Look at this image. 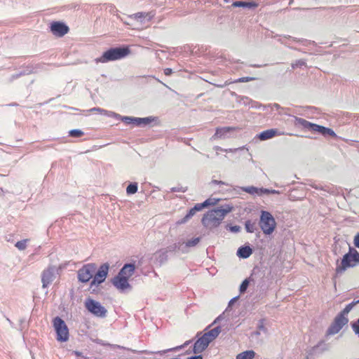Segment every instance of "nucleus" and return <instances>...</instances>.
<instances>
[{
  "label": "nucleus",
  "instance_id": "f257e3e1",
  "mask_svg": "<svg viewBox=\"0 0 359 359\" xmlns=\"http://www.w3.org/2000/svg\"><path fill=\"white\" fill-rule=\"evenodd\" d=\"M108 271L109 265L107 264L101 265L98 270H97L95 264H86L79 269L78 280L81 283H87L93 279L90 285V290L92 289L94 291V287H97L105 280Z\"/></svg>",
  "mask_w": 359,
  "mask_h": 359
},
{
  "label": "nucleus",
  "instance_id": "f03ea898",
  "mask_svg": "<svg viewBox=\"0 0 359 359\" xmlns=\"http://www.w3.org/2000/svg\"><path fill=\"white\" fill-rule=\"evenodd\" d=\"M232 210L233 206L231 205H226L210 210L203 215L201 223L207 229H215L221 224L226 215L231 212Z\"/></svg>",
  "mask_w": 359,
  "mask_h": 359
},
{
  "label": "nucleus",
  "instance_id": "7ed1b4c3",
  "mask_svg": "<svg viewBox=\"0 0 359 359\" xmlns=\"http://www.w3.org/2000/svg\"><path fill=\"white\" fill-rule=\"evenodd\" d=\"M359 264V252L353 248H349L348 253L345 254L341 263L336 267V273L341 274L347 269L352 268Z\"/></svg>",
  "mask_w": 359,
  "mask_h": 359
},
{
  "label": "nucleus",
  "instance_id": "20e7f679",
  "mask_svg": "<svg viewBox=\"0 0 359 359\" xmlns=\"http://www.w3.org/2000/svg\"><path fill=\"white\" fill-rule=\"evenodd\" d=\"M221 332L219 327H215L208 332H205L201 338H199L194 345V352L199 353L203 352Z\"/></svg>",
  "mask_w": 359,
  "mask_h": 359
},
{
  "label": "nucleus",
  "instance_id": "39448f33",
  "mask_svg": "<svg viewBox=\"0 0 359 359\" xmlns=\"http://www.w3.org/2000/svg\"><path fill=\"white\" fill-rule=\"evenodd\" d=\"M130 53L128 47L113 48L105 51L102 55L95 60L96 62L106 63L109 61L120 60Z\"/></svg>",
  "mask_w": 359,
  "mask_h": 359
},
{
  "label": "nucleus",
  "instance_id": "423d86ee",
  "mask_svg": "<svg viewBox=\"0 0 359 359\" xmlns=\"http://www.w3.org/2000/svg\"><path fill=\"white\" fill-rule=\"evenodd\" d=\"M259 226L266 235H270L274 231L276 227V222L269 212L265 210L261 212Z\"/></svg>",
  "mask_w": 359,
  "mask_h": 359
},
{
  "label": "nucleus",
  "instance_id": "0eeeda50",
  "mask_svg": "<svg viewBox=\"0 0 359 359\" xmlns=\"http://www.w3.org/2000/svg\"><path fill=\"white\" fill-rule=\"evenodd\" d=\"M53 327L57 334V340L65 342L69 339V329L65 321L57 316L53 320Z\"/></svg>",
  "mask_w": 359,
  "mask_h": 359
},
{
  "label": "nucleus",
  "instance_id": "6e6552de",
  "mask_svg": "<svg viewBox=\"0 0 359 359\" xmlns=\"http://www.w3.org/2000/svg\"><path fill=\"white\" fill-rule=\"evenodd\" d=\"M84 304L86 309L95 316L104 318L107 316V310L99 302L87 298Z\"/></svg>",
  "mask_w": 359,
  "mask_h": 359
},
{
  "label": "nucleus",
  "instance_id": "1a4fd4ad",
  "mask_svg": "<svg viewBox=\"0 0 359 359\" xmlns=\"http://www.w3.org/2000/svg\"><path fill=\"white\" fill-rule=\"evenodd\" d=\"M348 322L346 316L338 314L334 319L333 322L327 329V333L329 335H333L338 333L342 327L346 325Z\"/></svg>",
  "mask_w": 359,
  "mask_h": 359
},
{
  "label": "nucleus",
  "instance_id": "9d476101",
  "mask_svg": "<svg viewBox=\"0 0 359 359\" xmlns=\"http://www.w3.org/2000/svg\"><path fill=\"white\" fill-rule=\"evenodd\" d=\"M50 29L52 34L57 37H62L69 31V28L67 25L59 21L53 22Z\"/></svg>",
  "mask_w": 359,
  "mask_h": 359
},
{
  "label": "nucleus",
  "instance_id": "9b49d317",
  "mask_svg": "<svg viewBox=\"0 0 359 359\" xmlns=\"http://www.w3.org/2000/svg\"><path fill=\"white\" fill-rule=\"evenodd\" d=\"M112 283L117 289L122 291L130 287L128 279L121 276L119 273L114 278Z\"/></svg>",
  "mask_w": 359,
  "mask_h": 359
},
{
  "label": "nucleus",
  "instance_id": "f8f14e48",
  "mask_svg": "<svg viewBox=\"0 0 359 359\" xmlns=\"http://www.w3.org/2000/svg\"><path fill=\"white\" fill-rule=\"evenodd\" d=\"M294 125L296 126H302L305 129L316 132L318 125L312 123L302 118L294 117Z\"/></svg>",
  "mask_w": 359,
  "mask_h": 359
},
{
  "label": "nucleus",
  "instance_id": "ddd939ff",
  "mask_svg": "<svg viewBox=\"0 0 359 359\" xmlns=\"http://www.w3.org/2000/svg\"><path fill=\"white\" fill-rule=\"evenodd\" d=\"M244 191L252 194V195H257V196H262L264 194H269L271 193H275L276 191L273 190L271 191L267 189H259L255 187H247L243 189Z\"/></svg>",
  "mask_w": 359,
  "mask_h": 359
},
{
  "label": "nucleus",
  "instance_id": "4468645a",
  "mask_svg": "<svg viewBox=\"0 0 359 359\" xmlns=\"http://www.w3.org/2000/svg\"><path fill=\"white\" fill-rule=\"evenodd\" d=\"M53 278H54V273H53V269L48 268V269L44 270L42 273V278H41L43 287H46L48 285H50L53 282Z\"/></svg>",
  "mask_w": 359,
  "mask_h": 359
},
{
  "label": "nucleus",
  "instance_id": "2eb2a0df",
  "mask_svg": "<svg viewBox=\"0 0 359 359\" xmlns=\"http://www.w3.org/2000/svg\"><path fill=\"white\" fill-rule=\"evenodd\" d=\"M135 270V266L134 264H126L123 268L120 270L119 274L127 279H129L131 277Z\"/></svg>",
  "mask_w": 359,
  "mask_h": 359
},
{
  "label": "nucleus",
  "instance_id": "dca6fc26",
  "mask_svg": "<svg viewBox=\"0 0 359 359\" xmlns=\"http://www.w3.org/2000/svg\"><path fill=\"white\" fill-rule=\"evenodd\" d=\"M218 201L219 200L208 198L205 200L203 203H196L193 208L196 212L201 211L203 208H207L210 205H215V204H217Z\"/></svg>",
  "mask_w": 359,
  "mask_h": 359
},
{
  "label": "nucleus",
  "instance_id": "f3484780",
  "mask_svg": "<svg viewBox=\"0 0 359 359\" xmlns=\"http://www.w3.org/2000/svg\"><path fill=\"white\" fill-rule=\"evenodd\" d=\"M278 135H280V133H278V132L276 129H269V130H266L262 132L258 135V137H259V140H266L271 139Z\"/></svg>",
  "mask_w": 359,
  "mask_h": 359
},
{
  "label": "nucleus",
  "instance_id": "a211bd4d",
  "mask_svg": "<svg viewBox=\"0 0 359 359\" xmlns=\"http://www.w3.org/2000/svg\"><path fill=\"white\" fill-rule=\"evenodd\" d=\"M233 7H245L248 8H255L258 6V4L256 2H245V1H234L232 4Z\"/></svg>",
  "mask_w": 359,
  "mask_h": 359
},
{
  "label": "nucleus",
  "instance_id": "6ab92c4d",
  "mask_svg": "<svg viewBox=\"0 0 359 359\" xmlns=\"http://www.w3.org/2000/svg\"><path fill=\"white\" fill-rule=\"evenodd\" d=\"M252 254V250L249 246L241 247L238 248L237 255L242 258H248Z\"/></svg>",
  "mask_w": 359,
  "mask_h": 359
},
{
  "label": "nucleus",
  "instance_id": "aec40b11",
  "mask_svg": "<svg viewBox=\"0 0 359 359\" xmlns=\"http://www.w3.org/2000/svg\"><path fill=\"white\" fill-rule=\"evenodd\" d=\"M255 352L252 350L245 351L237 355L236 359H253Z\"/></svg>",
  "mask_w": 359,
  "mask_h": 359
},
{
  "label": "nucleus",
  "instance_id": "412c9836",
  "mask_svg": "<svg viewBox=\"0 0 359 359\" xmlns=\"http://www.w3.org/2000/svg\"><path fill=\"white\" fill-rule=\"evenodd\" d=\"M316 132L320 133L323 135H329L332 137H336L335 133L332 129L319 125H318Z\"/></svg>",
  "mask_w": 359,
  "mask_h": 359
},
{
  "label": "nucleus",
  "instance_id": "4be33fe9",
  "mask_svg": "<svg viewBox=\"0 0 359 359\" xmlns=\"http://www.w3.org/2000/svg\"><path fill=\"white\" fill-rule=\"evenodd\" d=\"M122 121L126 124H133L135 126H138V118L130 117V116H124L122 118Z\"/></svg>",
  "mask_w": 359,
  "mask_h": 359
},
{
  "label": "nucleus",
  "instance_id": "5701e85b",
  "mask_svg": "<svg viewBox=\"0 0 359 359\" xmlns=\"http://www.w3.org/2000/svg\"><path fill=\"white\" fill-rule=\"evenodd\" d=\"M245 229L249 233H253L256 230L255 223L251 222L250 220H248L245 224Z\"/></svg>",
  "mask_w": 359,
  "mask_h": 359
},
{
  "label": "nucleus",
  "instance_id": "b1692460",
  "mask_svg": "<svg viewBox=\"0 0 359 359\" xmlns=\"http://www.w3.org/2000/svg\"><path fill=\"white\" fill-rule=\"evenodd\" d=\"M137 191V183L130 184L126 188V192L128 194H134Z\"/></svg>",
  "mask_w": 359,
  "mask_h": 359
},
{
  "label": "nucleus",
  "instance_id": "393cba45",
  "mask_svg": "<svg viewBox=\"0 0 359 359\" xmlns=\"http://www.w3.org/2000/svg\"><path fill=\"white\" fill-rule=\"evenodd\" d=\"M83 134L84 133L79 129L71 130L69 132V135L72 137H81V136L83 135Z\"/></svg>",
  "mask_w": 359,
  "mask_h": 359
},
{
  "label": "nucleus",
  "instance_id": "a878e982",
  "mask_svg": "<svg viewBox=\"0 0 359 359\" xmlns=\"http://www.w3.org/2000/svg\"><path fill=\"white\" fill-rule=\"evenodd\" d=\"M29 241V239H24L20 241H18L15 243V247L20 250H24L27 248V243Z\"/></svg>",
  "mask_w": 359,
  "mask_h": 359
},
{
  "label": "nucleus",
  "instance_id": "bb28decb",
  "mask_svg": "<svg viewBox=\"0 0 359 359\" xmlns=\"http://www.w3.org/2000/svg\"><path fill=\"white\" fill-rule=\"evenodd\" d=\"M355 304V302H352L348 305L339 313L341 316H346L347 314L351 311L353 306Z\"/></svg>",
  "mask_w": 359,
  "mask_h": 359
},
{
  "label": "nucleus",
  "instance_id": "cd10ccee",
  "mask_svg": "<svg viewBox=\"0 0 359 359\" xmlns=\"http://www.w3.org/2000/svg\"><path fill=\"white\" fill-rule=\"evenodd\" d=\"M196 211L192 208L189 210V212L186 215V216L183 218L182 223L187 222L188 219H189L191 217H192L195 214Z\"/></svg>",
  "mask_w": 359,
  "mask_h": 359
},
{
  "label": "nucleus",
  "instance_id": "c85d7f7f",
  "mask_svg": "<svg viewBox=\"0 0 359 359\" xmlns=\"http://www.w3.org/2000/svg\"><path fill=\"white\" fill-rule=\"evenodd\" d=\"M138 121H139L138 126H140V125H147V124L150 123L151 122L152 119L149 117L138 118Z\"/></svg>",
  "mask_w": 359,
  "mask_h": 359
},
{
  "label": "nucleus",
  "instance_id": "c756f323",
  "mask_svg": "<svg viewBox=\"0 0 359 359\" xmlns=\"http://www.w3.org/2000/svg\"><path fill=\"white\" fill-rule=\"evenodd\" d=\"M248 285H249V281L247 279H245L243 281V283H241V285L240 286L241 293L244 292L247 290Z\"/></svg>",
  "mask_w": 359,
  "mask_h": 359
},
{
  "label": "nucleus",
  "instance_id": "7c9ffc66",
  "mask_svg": "<svg viewBox=\"0 0 359 359\" xmlns=\"http://www.w3.org/2000/svg\"><path fill=\"white\" fill-rule=\"evenodd\" d=\"M254 79H255L252 77H248V76L241 77V78H239L238 79H237L235 82L236 83H245V82L253 81Z\"/></svg>",
  "mask_w": 359,
  "mask_h": 359
},
{
  "label": "nucleus",
  "instance_id": "2f4dec72",
  "mask_svg": "<svg viewBox=\"0 0 359 359\" xmlns=\"http://www.w3.org/2000/svg\"><path fill=\"white\" fill-rule=\"evenodd\" d=\"M147 16V14H146L145 13H137L131 15L130 18L137 20L139 18H146Z\"/></svg>",
  "mask_w": 359,
  "mask_h": 359
},
{
  "label": "nucleus",
  "instance_id": "473e14b6",
  "mask_svg": "<svg viewBox=\"0 0 359 359\" xmlns=\"http://www.w3.org/2000/svg\"><path fill=\"white\" fill-rule=\"evenodd\" d=\"M199 241V238H196L194 239L190 240L187 243V245L189 247L194 246L198 243Z\"/></svg>",
  "mask_w": 359,
  "mask_h": 359
},
{
  "label": "nucleus",
  "instance_id": "72a5a7b5",
  "mask_svg": "<svg viewBox=\"0 0 359 359\" xmlns=\"http://www.w3.org/2000/svg\"><path fill=\"white\" fill-rule=\"evenodd\" d=\"M91 112H98L102 114H107V111L104 109H100L99 107H94L90 109Z\"/></svg>",
  "mask_w": 359,
  "mask_h": 359
},
{
  "label": "nucleus",
  "instance_id": "f704fd0d",
  "mask_svg": "<svg viewBox=\"0 0 359 359\" xmlns=\"http://www.w3.org/2000/svg\"><path fill=\"white\" fill-rule=\"evenodd\" d=\"M353 243H354V245L359 248V233H358L355 236H354V239H353Z\"/></svg>",
  "mask_w": 359,
  "mask_h": 359
},
{
  "label": "nucleus",
  "instance_id": "c9c22d12",
  "mask_svg": "<svg viewBox=\"0 0 359 359\" xmlns=\"http://www.w3.org/2000/svg\"><path fill=\"white\" fill-rule=\"evenodd\" d=\"M353 329L356 334H359V319L353 325Z\"/></svg>",
  "mask_w": 359,
  "mask_h": 359
},
{
  "label": "nucleus",
  "instance_id": "e433bc0d",
  "mask_svg": "<svg viewBox=\"0 0 359 359\" xmlns=\"http://www.w3.org/2000/svg\"><path fill=\"white\" fill-rule=\"evenodd\" d=\"M172 73V70L170 68H166L164 69V74L166 76H170Z\"/></svg>",
  "mask_w": 359,
  "mask_h": 359
},
{
  "label": "nucleus",
  "instance_id": "4c0bfd02",
  "mask_svg": "<svg viewBox=\"0 0 359 359\" xmlns=\"http://www.w3.org/2000/svg\"><path fill=\"white\" fill-rule=\"evenodd\" d=\"M189 344V341H186L183 345L180 346H177V347H176V348H173V349H174V350H179V349H181V348H184V347L187 346Z\"/></svg>",
  "mask_w": 359,
  "mask_h": 359
},
{
  "label": "nucleus",
  "instance_id": "58836bf2",
  "mask_svg": "<svg viewBox=\"0 0 359 359\" xmlns=\"http://www.w3.org/2000/svg\"><path fill=\"white\" fill-rule=\"evenodd\" d=\"M211 184H225V183L222 181H218V180H212Z\"/></svg>",
  "mask_w": 359,
  "mask_h": 359
},
{
  "label": "nucleus",
  "instance_id": "ea45409f",
  "mask_svg": "<svg viewBox=\"0 0 359 359\" xmlns=\"http://www.w3.org/2000/svg\"><path fill=\"white\" fill-rule=\"evenodd\" d=\"M239 229H240V226H233L231 227V230L233 232H237L239 231Z\"/></svg>",
  "mask_w": 359,
  "mask_h": 359
},
{
  "label": "nucleus",
  "instance_id": "a19ab883",
  "mask_svg": "<svg viewBox=\"0 0 359 359\" xmlns=\"http://www.w3.org/2000/svg\"><path fill=\"white\" fill-rule=\"evenodd\" d=\"M187 359H203L201 355H196V356H192L191 358H189Z\"/></svg>",
  "mask_w": 359,
  "mask_h": 359
},
{
  "label": "nucleus",
  "instance_id": "79ce46f5",
  "mask_svg": "<svg viewBox=\"0 0 359 359\" xmlns=\"http://www.w3.org/2000/svg\"><path fill=\"white\" fill-rule=\"evenodd\" d=\"M221 131V130H217V133H216V135L219 134V133Z\"/></svg>",
  "mask_w": 359,
  "mask_h": 359
},
{
  "label": "nucleus",
  "instance_id": "37998d69",
  "mask_svg": "<svg viewBox=\"0 0 359 359\" xmlns=\"http://www.w3.org/2000/svg\"><path fill=\"white\" fill-rule=\"evenodd\" d=\"M75 353H76L77 355H80V353H79V352H76V351L75 352Z\"/></svg>",
  "mask_w": 359,
  "mask_h": 359
}]
</instances>
